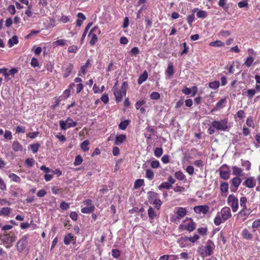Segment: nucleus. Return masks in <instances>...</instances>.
Listing matches in <instances>:
<instances>
[{
	"label": "nucleus",
	"mask_w": 260,
	"mask_h": 260,
	"mask_svg": "<svg viewBox=\"0 0 260 260\" xmlns=\"http://www.w3.org/2000/svg\"><path fill=\"white\" fill-rule=\"evenodd\" d=\"M215 248V245L211 240H208L206 243V245L204 247L206 251V255L210 256L212 254L213 250Z\"/></svg>",
	"instance_id": "7"
},
{
	"label": "nucleus",
	"mask_w": 260,
	"mask_h": 260,
	"mask_svg": "<svg viewBox=\"0 0 260 260\" xmlns=\"http://www.w3.org/2000/svg\"><path fill=\"white\" fill-rule=\"evenodd\" d=\"M243 185L249 188H253L255 186V179L253 177H250L245 178L243 183Z\"/></svg>",
	"instance_id": "10"
},
{
	"label": "nucleus",
	"mask_w": 260,
	"mask_h": 260,
	"mask_svg": "<svg viewBox=\"0 0 260 260\" xmlns=\"http://www.w3.org/2000/svg\"><path fill=\"white\" fill-rule=\"evenodd\" d=\"M148 199L150 203H152L157 199L158 194L153 191H149L148 192Z\"/></svg>",
	"instance_id": "22"
},
{
	"label": "nucleus",
	"mask_w": 260,
	"mask_h": 260,
	"mask_svg": "<svg viewBox=\"0 0 260 260\" xmlns=\"http://www.w3.org/2000/svg\"><path fill=\"white\" fill-rule=\"evenodd\" d=\"M31 150L34 153H36L37 152L38 149L40 147V144L39 143H35L33 144H31L30 145Z\"/></svg>",
	"instance_id": "50"
},
{
	"label": "nucleus",
	"mask_w": 260,
	"mask_h": 260,
	"mask_svg": "<svg viewBox=\"0 0 260 260\" xmlns=\"http://www.w3.org/2000/svg\"><path fill=\"white\" fill-rule=\"evenodd\" d=\"M227 123L228 121L226 119L221 121L214 120L212 122L213 127H214L216 130L222 131H225L228 129Z\"/></svg>",
	"instance_id": "3"
},
{
	"label": "nucleus",
	"mask_w": 260,
	"mask_h": 260,
	"mask_svg": "<svg viewBox=\"0 0 260 260\" xmlns=\"http://www.w3.org/2000/svg\"><path fill=\"white\" fill-rule=\"evenodd\" d=\"M219 176L221 178L224 180H228L230 177V172L229 171H220Z\"/></svg>",
	"instance_id": "26"
},
{
	"label": "nucleus",
	"mask_w": 260,
	"mask_h": 260,
	"mask_svg": "<svg viewBox=\"0 0 260 260\" xmlns=\"http://www.w3.org/2000/svg\"><path fill=\"white\" fill-rule=\"evenodd\" d=\"M154 155L157 157H160L163 153L162 148L161 147H157L154 149Z\"/></svg>",
	"instance_id": "45"
},
{
	"label": "nucleus",
	"mask_w": 260,
	"mask_h": 260,
	"mask_svg": "<svg viewBox=\"0 0 260 260\" xmlns=\"http://www.w3.org/2000/svg\"><path fill=\"white\" fill-rule=\"evenodd\" d=\"M148 216L151 219H153L156 216V214L153 208L149 207L148 210Z\"/></svg>",
	"instance_id": "40"
},
{
	"label": "nucleus",
	"mask_w": 260,
	"mask_h": 260,
	"mask_svg": "<svg viewBox=\"0 0 260 260\" xmlns=\"http://www.w3.org/2000/svg\"><path fill=\"white\" fill-rule=\"evenodd\" d=\"M200 237L197 235H194L192 237H186L184 238L185 239V240H188L189 241L194 243L195 241H196L197 240L199 239Z\"/></svg>",
	"instance_id": "46"
},
{
	"label": "nucleus",
	"mask_w": 260,
	"mask_h": 260,
	"mask_svg": "<svg viewBox=\"0 0 260 260\" xmlns=\"http://www.w3.org/2000/svg\"><path fill=\"white\" fill-rule=\"evenodd\" d=\"M241 166L245 167L247 171H249L250 169L251 163L248 160L241 159Z\"/></svg>",
	"instance_id": "32"
},
{
	"label": "nucleus",
	"mask_w": 260,
	"mask_h": 260,
	"mask_svg": "<svg viewBox=\"0 0 260 260\" xmlns=\"http://www.w3.org/2000/svg\"><path fill=\"white\" fill-rule=\"evenodd\" d=\"M209 207L207 205H200L195 206L193 208L194 211L198 213L201 214L202 213L203 214H206L209 211Z\"/></svg>",
	"instance_id": "8"
},
{
	"label": "nucleus",
	"mask_w": 260,
	"mask_h": 260,
	"mask_svg": "<svg viewBox=\"0 0 260 260\" xmlns=\"http://www.w3.org/2000/svg\"><path fill=\"white\" fill-rule=\"evenodd\" d=\"M254 60V58L253 57H252V56H249L246 58L244 62V64L247 67H250L252 64Z\"/></svg>",
	"instance_id": "42"
},
{
	"label": "nucleus",
	"mask_w": 260,
	"mask_h": 260,
	"mask_svg": "<svg viewBox=\"0 0 260 260\" xmlns=\"http://www.w3.org/2000/svg\"><path fill=\"white\" fill-rule=\"evenodd\" d=\"M4 138L8 140L12 139V133L9 131H6L4 134Z\"/></svg>",
	"instance_id": "60"
},
{
	"label": "nucleus",
	"mask_w": 260,
	"mask_h": 260,
	"mask_svg": "<svg viewBox=\"0 0 260 260\" xmlns=\"http://www.w3.org/2000/svg\"><path fill=\"white\" fill-rule=\"evenodd\" d=\"M53 44L56 46H64L67 45V40L64 39L58 40L54 42Z\"/></svg>",
	"instance_id": "39"
},
{
	"label": "nucleus",
	"mask_w": 260,
	"mask_h": 260,
	"mask_svg": "<svg viewBox=\"0 0 260 260\" xmlns=\"http://www.w3.org/2000/svg\"><path fill=\"white\" fill-rule=\"evenodd\" d=\"M9 177L11 178L12 180L16 182L19 183L21 181L20 178L18 176L14 173H11L9 175Z\"/></svg>",
	"instance_id": "37"
},
{
	"label": "nucleus",
	"mask_w": 260,
	"mask_h": 260,
	"mask_svg": "<svg viewBox=\"0 0 260 260\" xmlns=\"http://www.w3.org/2000/svg\"><path fill=\"white\" fill-rule=\"evenodd\" d=\"M18 43V37L16 36H14L12 38L10 39L8 41V45L9 47H12L14 44Z\"/></svg>",
	"instance_id": "23"
},
{
	"label": "nucleus",
	"mask_w": 260,
	"mask_h": 260,
	"mask_svg": "<svg viewBox=\"0 0 260 260\" xmlns=\"http://www.w3.org/2000/svg\"><path fill=\"white\" fill-rule=\"evenodd\" d=\"M172 187V185H171L170 183L168 182H162L158 187L159 189H161L163 188L169 189Z\"/></svg>",
	"instance_id": "33"
},
{
	"label": "nucleus",
	"mask_w": 260,
	"mask_h": 260,
	"mask_svg": "<svg viewBox=\"0 0 260 260\" xmlns=\"http://www.w3.org/2000/svg\"><path fill=\"white\" fill-rule=\"evenodd\" d=\"M220 216L222 217L223 221L227 220L232 217L231 209L228 207L222 208L219 213Z\"/></svg>",
	"instance_id": "6"
},
{
	"label": "nucleus",
	"mask_w": 260,
	"mask_h": 260,
	"mask_svg": "<svg viewBox=\"0 0 260 260\" xmlns=\"http://www.w3.org/2000/svg\"><path fill=\"white\" fill-rule=\"evenodd\" d=\"M148 73L146 71H145L142 74H141L138 79V84L141 85L142 83L145 82L148 78Z\"/></svg>",
	"instance_id": "19"
},
{
	"label": "nucleus",
	"mask_w": 260,
	"mask_h": 260,
	"mask_svg": "<svg viewBox=\"0 0 260 260\" xmlns=\"http://www.w3.org/2000/svg\"><path fill=\"white\" fill-rule=\"evenodd\" d=\"M166 73L168 75L169 78L173 76L174 74V70L172 64L170 63L168 64Z\"/></svg>",
	"instance_id": "24"
},
{
	"label": "nucleus",
	"mask_w": 260,
	"mask_h": 260,
	"mask_svg": "<svg viewBox=\"0 0 260 260\" xmlns=\"http://www.w3.org/2000/svg\"><path fill=\"white\" fill-rule=\"evenodd\" d=\"M231 182L233 186L235 187V189L233 190V191H235L238 189V187L241 184V179H240L239 177H235L232 179ZM232 190H233L232 189Z\"/></svg>",
	"instance_id": "18"
},
{
	"label": "nucleus",
	"mask_w": 260,
	"mask_h": 260,
	"mask_svg": "<svg viewBox=\"0 0 260 260\" xmlns=\"http://www.w3.org/2000/svg\"><path fill=\"white\" fill-rule=\"evenodd\" d=\"M175 213L177 214V219H180L187 214V211L185 208L177 207L175 208Z\"/></svg>",
	"instance_id": "9"
},
{
	"label": "nucleus",
	"mask_w": 260,
	"mask_h": 260,
	"mask_svg": "<svg viewBox=\"0 0 260 260\" xmlns=\"http://www.w3.org/2000/svg\"><path fill=\"white\" fill-rule=\"evenodd\" d=\"M220 85L219 82L218 81H214L213 82H209L208 84L209 87L213 89H217Z\"/></svg>",
	"instance_id": "29"
},
{
	"label": "nucleus",
	"mask_w": 260,
	"mask_h": 260,
	"mask_svg": "<svg viewBox=\"0 0 260 260\" xmlns=\"http://www.w3.org/2000/svg\"><path fill=\"white\" fill-rule=\"evenodd\" d=\"M113 93L115 96L116 101L117 103H119L122 100L123 96L125 95L126 93L123 92V90H118L116 88L115 90H113Z\"/></svg>",
	"instance_id": "12"
},
{
	"label": "nucleus",
	"mask_w": 260,
	"mask_h": 260,
	"mask_svg": "<svg viewBox=\"0 0 260 260\" xmlns=\"http://www.w3.org/2000/svg\"><path fill=\"white\" fill-rule=\"evenodd\" d=\"M175 176L177 179L180 181H182L185 179V176L181 171L176 172L175 173Z\"/></svg>",
	"instance_id": "30"
},
{
	"label": "nucleus",
	"mask_w": 260,
	"mask_h": 260,
	"mask_svg": "<svg viewBox=\"0 0 260 260\" xmlns=\"http://www.w3.org/2000/svg\"><path fill=\"white\" fill-rule=\"evenodd\" d=\"M229 189V184L227 182H222L220 184V190L222 193H226Z\"/></svg>",
	"instance_id": "27"
},
{
	"label": "nucleus",
	"mask_w": 260,
	"mask_h": 260,
	"mask_svg": "<svg viewBox=\"0 0 260 260\" xmlns=\"http://www.w3.org/2000/svg\"><path fill=\"white\" fill-rule=\"evenodd\" d=\"M0 239L3 243L10 245L6 246L7 248H9L11 247L12 243L15 241L16 236L14 233L11 232L9 234H3L1 236Z\"/></svg>",
	"instance_id": "1"
},
{
	"label": "nucleus",
	"mask_w": 260,
	"mask_h": 260,
	"mask_svg": "<svg viewBox=\"0 0 260 260\" xmlns=\"http://www.w3.org/2000/svg\"><path fill=\"white\" fill-rule=\"evenodd\" d=\"M160 164L158 160H153L151 163V167L154 169L158 168Z\"/></svg>",
	"instance_id": "64"
},
{
	"label": "nucleus",
	"mask_w": 260,
	"mask_h": 260,
	"mask_svg": "<svg viewBox=\"0 0 260 260\" xmlns=\"http://www.w3.org/2000/svg\"><path fill=\"white\" fill-rule=\"evenodd\" d=\"M144 184V180L138 179H137L134 184V188H139L141 187Z\"/></svg>",
	"instance_id": "38"
},
{
	"label": "nucleus",
	"mask_w": 260,
	"mask_h": 260,
	"mask_svg": "<svg viewBox=\"0 0 260 260\" xmlns=\"http://www.w3.org/2000/svg\"><path fill=\"white\" fill-rule=\"evenodd\" d=\"M197 16L198 18H205L207 16V13L205 11L200 10L197 13Z\"/></svg>",
	"instance_id": "47"
},
{
	"label": "nucleus",
	"mask_w": 260,
	"mask_h": 260,
	"mask_svg": "<svg viewBox=\"0 0 260 260\" xmlns=\"http://www.w3.org/2000/svg\"><path fill=\"white\" fill-rule=\"evenodd\" d=\"M242 235L243 237L246 240H251L253 238L252 235L246 229L243 230Z\"/></svg>",
	"instance_id": "21"
},
{
	"label": "nucleus",
	"mask_w": 260,
	"mask_h": 260,
	"mask_svg": "<svg viewBox=\"0 0 260 260\" xmlns=\"http://www.w3.org/2000/svg\"><path fill=\"white\" fill-rule=\"evenodd\" d=\"M89 141L87 140H86L84 141L81 144V148L83 151L85 152L89 150V148L88 147V145H89Z\"/></svg>",
	"instance_id": "34"
},
{
	"label": "nucleus",
	"mask_w": 260,
	"mask_h": 260,
	"mask_svg": "<svg viewBox=\"0 0 260 260\" xmlns=\"http://www.w3.org/2000/svg\"><path fill=\"white\" fill-rule=\"evenodd\" d=\"M146 177L149 180H152L154 178V173L150 169H147L146 172Z\"/></svg>",
	"instance_id": "48"
},
{
	"label": "nucleus",
	"mask_w": 260,
	"mask_h": 260,
	"mask_svg": "<svg viewBox=\"0 0 260 260\" xmlns=\"http://www.w3.org/2000/svg\"><path fill=\"white\" fill-rule=\"evenodd\" d=\"M145 103L146 102L144 100H140L138 101L135 105L136 108L137 109H139L141 107H142V106L144 105Z\"/></svg>",
	"instance_id": "58"
},
{
	"label": "nucleus",
	"mask_w": 260,
	"mask_h": 260,
	"mask_svg": "<svg viewBox=\"0 0 260 260\" xmlns=\"http://www.w3.org/2000/svg\"><path fill=\"white\" fill-rule=\"evenodd\" d=\"M72 241H74V243H75L76 237H74L72 234L69 233L64 236V239H63V242H64V244L68 245Z\"/></svg>",
	"instance_id": "14"
},
{
	"label": "nucleus",
	"mask_w": 260,
	"mask_h": 260,
	"mask_svg": "<svg viewBox=\"0 0 260 260\" xmlns=\"http://www.w3.org/2000/svg\"><path fill=\"white\" fill-rule=\"evenodd\" d=\"M59 123L61 129L63 131H66L70 127H74L77 125V122L74 121L70 117H68L66 120H60Z\"/></svg>",
	"instance_id": "2"
},
{
	"label": "nucleus",
	"mask_w": 260,
	"mask_h": 260,
	"mask_svg": "<svg viewBox=\"0 0 260 260\" xmlns=\"http://www.w3.org/2000/svg\"><path fill=\"white\" fill-rule=\"evenodd\" d=\"M228 203L234 212H236L238 209V200L233 194H230L228 198Z\"/></svg>",
	"instance_id": "4"
},
{
	"label": "nucleus",
	"mask_w": 260,
	"mask_h": 260,
	"mask_svg": "<svg viewBox=\"0 0 260 260\" xmlns=\"http://www.w3.org/2000/svg\"><path fill=\"white\" fill-rule=\"evenodd\" d=\"M92 22H89L86 25V26L85 28V30L83 33L82 38L81 39V43L83 41L84 39L85 38V37L88 32V29L90 28V27L92 26Z\"/></svg>",
	"instance_id": "35"
},
{
	"label": "nucleus",
	"mask_w": 260,
	"mask_h": 260,
	"mask_svg": "<svg viewBox=\"0 0 260 260\" xmlns=\"http://www.w3.org/2000/svg\"><path fill=\"white\" fill-rule=\"evenodd\" d=\"M233 171V174L236 177H241L243 176V169L237 166H233L232 168Z\"/></svg>",
	"instance_id": "15"
},
{
	"label": "nucleus",
	"mask_w": 260,
	"mask_h": 260,
	"mask_svg": "<svg viewBox=\"0 0 260 260\" xmlns=\"http://www.w3.org/2000/svg\"><path fill=\"white\" fill-rule=\"evenodd\" d=\"M139 53V50L138 47H133L130 51V53L132 56H135Z\"/></svg>",
	"instance_id": "57"
},
{
	"label": "nucleus",
	"mask_w": 260,
	"mask_h": 260,
	"mask_svg": "<svg viewBox=\"0 0 260 260\" xmlns=\"http://www.w3.org/2000/svg\"><path fill=\"white\" fill-rule=\"evenodd\" d=\"M11 211V208L8 207H3L0 210V214L5 216H8L10 213Z\"/></svg>",
	"instance_id": "31"
},
{
	"label": "nucleus",
	"mask_w": 260,
	"mask_h": 260,
	"mask_svg": "<svg viewBox=\"0 0 260 260\" xmlns=\"http://www.w3.org/2000/svg\"><path fill=\"white\" fill-rule=\"evenodd\" d=\"M246 123L248 126L252 127H254V124L253 123V120H252V119L251 117H248L247 119Z\"/></svg>",
	"instance_id": "61"
},
{
	"label": "nucleus",
	"mask_w": 260,
	"mask_h": 260,
	"mask_svg": "<svg viewBox=\"0 0 260 260\" xmlns=\"http://www.w3.org/2000/svg\"><path fill=\"white\" fill-rule=\"evenodd\" d=\"M150 98L152 100H158L160 98V94L157 92H152L150 94Z\"/></svg>",
	"instance_id": "54"
},
{
	"label": "nucleus",
	"mask_w": 260,
	"mask_h": 260,
	"mask_svg": "<svg viewBox=\"0 0 260 260\" xmlns=\"http://www.w3.org/2000/svg\"><path fill=\"white\" fill-rule=\"evenodd\" d=\"M98 28L97 26L93 27L90 31L88 36L91 37V40L89 42L90 45L93 46L98 41V37L96 34L92 33L93 32L96 31V30Z\"/></svg>",
	"instance_id": "11"
},
{
	"label": "nucleus",
	"mask_w": 260,
	"mask_h": 260,
	"mask_svg": "<svg viewBox=\"0 0 260 260\" xmlns=\"http://www.w3.org/2000/svg\"><path fill=\"white\" fill-rule=\"evenodd\" d=\"M82 161L83 159L81 156L78 155L75 157V161L74 162V165L75 166H79L82 163Z\"/></svg>",
	"instance_id": "43"
},
{
	"label": "nucleus",
	"mask_w": 260,
	"mask_h": 260,
	"mask_svg": "<svg viewBox=\"0 0 260 260\" xmlns=\"http://www.w3.org/2000/svg\"><path fill=\"white\" fill-rule=\"evenodd\" d=\"M126 139L125 135H117L116 136L114 144L119 145L122 144L124 141Z\"/></svg>",
	"instance_id": "16"
},
{
	"label": "nucleus",
	"mask_w": 260,
	"mask_h": 260,
	"mask_svg": "<svg viewBox=\"0 0 260 260\" xmlns=\"http://www.w3.org/2000/svg\"><path fill=\"white\" fill-rule=\"evenodd\" d=\"M95 209L94 206H91L89 207H85L81 209V212L83 213H91Z\"/></svg>",
	"instance_id": "25"
},
{
	"label": "nucleus",
	"mask_w": 260,
	"mask_h": 260,
	"mask_svg": "<svg viewBox=\"0 0 260 260\" xmlns=\"http://www.w3.org/2000/svg\"><path fill=\"white\" fill-rule=\"evenodd\" d=\"M12 147L13 150L15 152L18 151H22V148H23L22 146L17 141H15L13 142L12 145Z\"/></svg>",
	"instance_id": "20"
},
{
	"label": "nucleus",
	"mask_w": 260,
	"mask_h": 260,
	"mask_svg": "<svg viewBox=\"0 0 260 260\" xmlns=\"http://www.w3.org/2000/svg\"><path fill=\"white\" fill-rule=\"evenodd\" d=\"M222 217L220 216L219 213H218L214 219V223L216 225H219L222 222Z\"/></svg>",
	"instance_id": "41"
},
{
	"label": "nucleus",
	"mask_w": 260,
	"mask_h": 260,
	"mask_svg": "<svg viewBox=\"0 0 260 260\" xmlns=\"http://www.w3.org/2000/svg\"><path fill=\"white\" fill-rule=\"evenodd\" d=\"M260 227V219H258L253 221L252 228L253 229V232L255 231V229Z\"/></svg>",
	"instance_id": "51"
},
{
	"label": "nucleus",
	"mask_w": 260,
	"mask_h": 260,
	"mask_svg": "<svg viewBox=\"0 0 260 260\" xmlns=\"http://www.w3.org/2000/svg\"><path fill=\"white\" fill-rule=\"evenodd\" d=\"M73 69V65L72 63H68L62 68L63 73V77L67 78L70 76L71 73Z\"/></svg>",
	"instance_id": "13"
},
{
	"label": "nucleus",
	"mask_w": 260,
	"mask_h": 260,
	"mask_svg": "<svg viewBox=\"0 0 260 260\" xmlns=\"http://www.w3.org/2000/svg\"><path fill=\"white\" fill-rule=\"evenodd\" d=\"M246 202H247V199L246 197H242L240 198V204L241 207H242L243 209H246Z\"/></svg>",
	"instance_id": "49"
},
{
	"label": "nucleus",
	"mask_w": 260,
	"mask_h": 260,
	"mask_svg": "<svg viewBox=\"0 0 260 260\" xmlns=\"http://www.w3.org/2000/svg\"><path fill=\"white\" fill-rule=\"evenodd\" d=\"M196 227V223L194 222L191 221L186 225V226L185 228V229L189 232H192L195 230Z\"/></svg>",
	"instance_id": "28"
},
{
	"label": "nucleus",
	"mask_w": 260,
	"mask_h": 260,
	"mask_svg": "<svg viewBox=\"0 0 260 260\" xmlns=\"http://www.w3.org/2000/svg\"><path fill=\"white\" fill-rule=\"evenodd\" d=\"M27 244V236H23L21 239H20L16 245L17 249L18 252H21L25 248Z\"/></svg>",
	"instance_id": "5"
},
{
	"label": "nucleus",
	"mask_w": 260,
	"mask_h": 260,
	"mask_svg": "<svg viewBox=\"0 0 260 260\" xmlns=\"http://www.w3.org/2000/svg\"><path fill=\"white\" fill-rule=\"evenodd\" d=\"M210 46L213 47H222L224 46V43L219 40L212 42L209 44Z\"/></svg>",
	"instance_id": "36"
},
{
	"label": "nucleus",
	"mask_w": 260,
	"mask_h": 260,
	"mask_svg": "<svg viewBox=\"0 0 260 260\" xmlns=\"http://www.w3.org/2000/svg\"><path fill=\"white\" fill-rule=\"evenodd\" d=\"M30 64L32 67H37L39 66L38 60L37 58L33 57L30 62Z\"/></svg>",
	"instance_id": "62"
},
{
	"label": "nucleus",
	"mask_w": 260,
	"mask_h": 260,
	"mask_svg": "<svg viewBox=\"0 0 260 260\" xmlns=\"http://www.w3.org/2000/svg\"><path fill=\"white\" fill-rule=\"evenodd\" d=\"M77 16L78 19L76 20V25L80 27L82 25L83 21L86 19V17L81 12L78 13Z\"/></svg>",
	"instance_id": "17"
},
{
	"label": "nucleus",
	"mask_w": 260,
	"mask_h": 260,
	"mask_svg": "<svg viewBox=\"0 0 260 260\" xmlns=\"http://www.w3.org/2000/svg\"><path fill=\"white\" fill-rule=\"evenodd\" d=\"M207 231L206 228H200L198 229V232L203 236L206 235Z\"/></svg>",
	"instance_id": "63"
},
{
	"label": "nucleus",
	"mask_w": 260,
	"mask_h": 260,
	"mask_svg": "<svg viewBox=\"0 0 260 260\" xmlns=\"http://www.w3.org/2000/svg\"><path fill=\"white\" fill-rule=\"evenodd\" d=\"M129 124L128 120H124L119 124V128L122 130H125Z\"/></svg>",
	"instance_id": "44"
},
{
	"label": "nucleus",
	"mask_w": 260,
	"mask_h": 260,
	"mask_svg": "<svg viewBox=\"0 0 260 260\" xmlns=\"http://www.w3.org/2000/svg\"><path fill=\"white\" fill-rule=\"evenodd\" d=\"M34 161L35 160L33 158H29L26 159L25 164L28 167H31L34 164Z\"/></svg>",
	"instance_id": "59"
},
{
	"label": "nucleus",
	"mask_w": 260,
	"mask_h": 260,
	"mask_svg": "<svg viewBox=\"0 0 260 260\" xmlns=\"http://www.w3.org/2000/svg\"><path fill=\"white\" fill-rule=\"evenodd\" d=\"M198 251L202 257H204L205 256H207L206 255V251L205 250V248H204L203 247H199L198 249Z\"/></svg>",
	"instance_id": "56"
},
{
	"label": "nucleus",
	"mask_w": 260,
	"mask_h": 260,
	"mask_svg": "<svg viewBox=\"0 0 260 260\" xmlns=\"http://www.w3.org/2000/svg\"><path fill=\"white\" fill-rule=\"evenodd\" d=\"M70 18L69 16L62 15L59 19V21L62 23H67L70 21Z\"/></svg>",
	"instance_id": "52"
},
{
	"label": "nucleus",
	"mask_w": 260,
	"mask_h": 260,
	"mask_svg": "<svg viewBox=\"0 0 260 260\" xmlns=\"http://www.w3.org/2000/svg\"><path fill=\"white\" fill-rule=\"evenodd\" d=\"M151 203H153V204H154L155 205V208L157 209H159L162 203H161V201L157 198L155 201L152 202Z\"/></svg>",
	"instance_id": "55"
},
{
	"label": "nucleus",
	"mask_w": 260,
	"mask_h": 260,
	"mask_svg": "<svg viewBox=\"0 0 260 260\" xmlns=\"http://www.w3.org/2000/svg\"><path fill=\"white\" fill-rule=\"evenodd\" d=\"M112 255L115 258H118L120 255V252L118 249H114L112 250Z\"/></svg>",
	"instance_id": "53"
}]
</instances>
